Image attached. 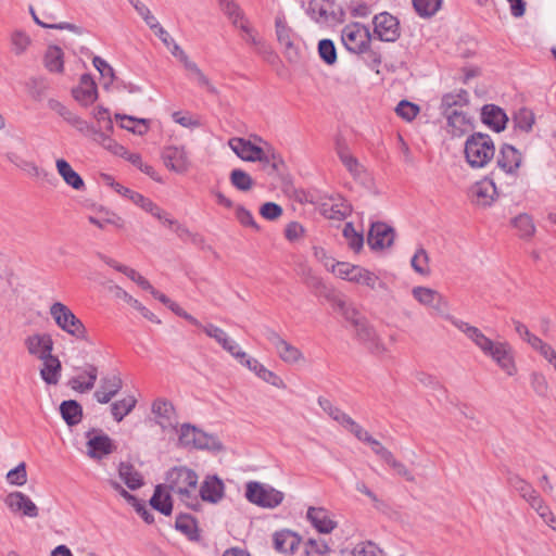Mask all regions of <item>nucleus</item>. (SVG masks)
I'll return each instance as SVG.
<instances>
[{"instance_id": "f257e3e1", "label": "nucleus", "mask_w": 556, "mask_h": 556, "mask_svg": "<svg viewBox=\"0 0 556 556\" xmlns=\"http://www.w3.org/2000/svg\"><path fill=\"white\" fill-rule=\"evenodd\" d=\"M198 479L192 469L176 466L166 472L164 488L176 494L187 507L198 510L201 507L197 491Z\"/></svg>"}, {"instance_id": "f03ea898", "label": "nucleus", "mask_w": 556, "mask_h": 556, "mask_svg": "<svg viewBox=\"0 0 556 556\" xmlns=\"http://www.w3.org/2000/svg\"><path fill=\"white\" fill-rule=\"evenodd\" d=\"M464 152L472 168H482L494 157L495 146L489 135L475 132L467 138Z\"/></svg>"}, {"instance_id": "7ed1b4c3", "label": "nucleus", "mask_w": 556, "mask_h": 556, "mask_svg": "<svg viewBox=\"0 0 556 556\" xmlns=\"http://www.w3.org/2000/svg\"><path fill=\"white\" fill-rule=\"evenodd\" d=\"M49 314L55 325L76 340H87V328L73 311L62 302H54Z\"/></svg>"}, {"instance_id": "20e7f679", "label": "nucleus", "mask_w": 556, "mask_h": 556, "mask_svg": "<svg viewBox=\"0 0 556 556\" xmlns=\"http://www.w3.org/2000/svg\"><path fill=\"white\" fill-rule=\"evenodd\" d=\"M178 444L186 448L219 450L220 443L190 424H182L178 430Z\"/></svg>"}, {"instance_id": "39448f33", "label": "nucleus", "mask_w": 556, "mask_h": 556, "mask_svg": "<svg viewBox=\"0 0 556 556\" xmlns=\"http://www.w3.org/2000/svg\"><path fill=\"white\" fill-rule=\"evenodd\" d=\"M341 40L349 51L363 53L369 48L371 35L366 26L351 23L342 29Z\"/></svg>"}, {"instance_id": "423d86ee", "label": "nucleus", "mask_w": 556, "mask_h": 556, "mask_svg": "<svg viewBox=\"0 0 556 556\" xmlns=\"http://www.w3.org/2000/svg\"><path fill=\"white\" fill-rule=\"evenodd\" d=\"M247 498L258 506L275 508L283 501V493L260 482H249L245 490Z\"/></svg>"}, {"instance_id": "0eeeda50", "label": "nucleus", "mask_w": 556, "mask_h": 556, "mask_svg": "<svg viewBox=\"0 0 556 556\" xmlns=\"http://www.w3.org/2000/svg\"><path fill=\"white\" fill-rule=\"evenodd\" d=\"M412 294L419 304L433 309L435 314L444 319L447 320V317H453L447 313V300L437 290L419 286L413 288Z\"/></svg>"}, {"instance_id": "6e6552de", "label": "nucleus", "mask_w": 556, "mask_h": 556, "mask_svg": "<svg viewBox=\"0 0 556 556\" xmlns=\"http://www.w3.org/2000/svg\"><path fill=\"white\" fill-rule=\"evenodd\" d=\"M485 356L490 357L507 376L517 375L515 351L509 342L496 341Z\"/></svg>"}, {"instance_id": "1a4fd4ad", "label": "nucleus", "mask_w": 556, "mask_h": 556, "mask_svg": "<svg viewBox=\"0 0 556 556\" xmlns=\"http://www.w3.org/2000/svg\"><path fill=\"white\" fill-rule=\"evenodd\" d=\"M86 438L87 455L90 458L100 460L116 450L113 440L100 429H90Z\"/></svg>"}, {"instance_id": "9d476101", "label": "nucleus", "mask_w": 556, "mask_h": 556, "mask_svg": "<svg viewBox=\"0 0 556 556\" xmlns=\"http://www.w3.org/2000/svg\"><path fill=\"white\" fill-rule=\"evenodd\" d=\"M8 509L21 517L37 518L39 508L31 498L21 491L9 493L3 500Z\"/></svg>"}, {"instance_id": "9b49d317", "label": "nucleus", "mask_w": 556, "mask_h": 556, "mask_svg": "<svg viewBox=\"0 0 556 556\" xmlns=\"http://www.w3.org/2000/svg\"><path fill=\"white\" fill-rule=\"evenodd\" d=\"M24 345L30 356L41 361L52 354L54 342L50 333L36 332L25 338Z\"/></svg>"}, {"instance_id": "f8f14e48", "label": "nucleus", "mask_w": 556, "mask_h": 556, "mask_svg": "<svg viewBox=\"0 0 556 556\" xmlns=\"http://www.w3.org/2000/svg\"><path fill=\"white\" fill-rule=\"evenodd\" d=\"M374 34L381 41L393 42L400 37L399 21L388 12L374 17Z\"/></svg>"}, {"instance_id": "ddd939ff", "label": "nucleus", "mask_w": 556, "mask_h": 556, "mask_svg": "<svg viewBox=\"0 0 556 556\" xmlns=\"http://www.w3.org/2000/svg\"><path fill=\"white\" fill-rule=\"evenodd\" d=\"M266 339L276 349L280 359L287 364H296L304 358L303 353L291 343L287 342L275 330L266 331Z\"/></svg>"}, {"instance_id": "4468645a", "label": "nucleus", "mask_w": 556, "mask_h": 556, "mask_svg": "<svg viewBox=\"0 0 556 556\" xmlns=\"http://www.w3.org/2000/svg\"><path fill=\"white\" fill-rule=\"evenodd\" d=\"M447 320L462 331L484 355L496 341L486 337L478 327L455 317H447Z\"/></svg>"}, {"instance_id": "2eb2a0df", "label": "nucleus", "mask_w": 556, "mask_h": 556, "mask_svg": "<svg viewBox=\"0 0 556 556\" xmlns=\"http://www.w3.org/2000/svg\"><path fill=\"white\" fill-rule=\"evenodd\" d=\"M355 336L358 341L374 355H382L387 352L384 343L377 334L376 330L369 325L367 320L357 324L354 329Z\"/></svg>"}, {"instance_id": "dca6fc26", "label": "nucleus", "mask_w": 556, "mask_h": 556, "mask_svg": "<svg viewBox=\"0 0 556 556\" xmlns=\"http://www.w3.org/2000/svg\"><path fill=\"white\" fill-rule=\"evenodd\" d=\"M175 58H177L184 65L185 70L189 73L190 79L197 81L200 87L205 88L210 93L217 94L218 91L211 83L210 78L202 72V70L191 61L182 49L175 47Z\"/></svg>"}, {"instance_id": "f3484780", "label": "nucleus", "mask_w": 556, "mask_h": 556, "mask_svg": "<svg viewBox=\"0 0 556 556\" xmlns=\"http://www.w3.org/2000/svg\"><path fill=\"white\" fill-rule=\"evenodd\" d=\"M497 195L496 186L491 178H484L470 188V198L477 206H490Z\"/></svg>"}, {"instance_id": "a211bd4d", "label": "nucleus", "mask_w": 556, "mask_h": 556, "mask_svg": "<svg viewBox=\"0 0 556 556\" xmlns=\"http://www.w3.org/2000/svg\"><path fill=\"white\" fill-rule=\"evenodd\" d=\"M162 157L165 166L178 174H185L190 167V160L184 147H167L164 149Z\"/></svg>"}, {"instance_id": "6ab92c4d", "label": "nucleus", "mask_w": 556, "mask_h": 556, "mask_svg": "<svg viewBox=\"0 0 556 556\" xmlns=\"http://www.w3.org/2000/svg\"><path fill=\"white\" fill-rule=\"evenodd\" d=\"M394 240V230L384 223H372L368 232L367 242L371 249L390 247Z\"/></svg>"}, {"instance_id": "aec40b11", "label": "nucleus", "mask_w": 556, "mask_h": 556, "mask_svg": "<svg viewBox=\"0 0 556 556\" xmlns=\"http://www.w3.org/2000/svg\"><path fill=\"white\" fill-rule=\"evenodd\" d=\"M228 146L238 157L245 162H256L264 150V147H258L240 137L229 139Z\"/></svg>"}, {"instance_id": "412c9836", "label": "nucleus", "mask_w": 556, "mask_h": 556, "mask_svg": "<svg viewBox=\"0 0 556 556\" xmlns=\"http://www.w3.org/2000/svg\"><path fill=\"white\" fill-rule=\"evenodd\" d=\"M225 494L224 482L217 476H207L202 482L198 496L200 502L218 503Z\"/></svg>"}, {"instance_id": "4be33fe9", "label": "nucleus", "mask_w": 556, "mask_h": 556, "mask_svg": "<svg viewBox=\"0 0 556 556\" xmlns=\"http://www.w3.org/2000/svg\"><path fill=\"white\" fill-rule=\"evenodd\" d=\"M123 388V380L119 375L114 374L111 376L102 377L100 387L94 392V399L100 404L109 403Z\"/></svg>"}, {"instance_id": "5701e85b", "label": "nucleus", "mask_w": 556, "mask_h": 556, "mask_svg": "<svg viewBox=\"0 0 556 556\" xmlns=\"http://www.w3.org/2000/svg\"><path fill=\"white\" fill-rule=\"evenodd\" d=\"M152 413L156 417V422L163 429H176L175 408L173 404L165 399H156L152 404Z\"/></svg>"}, {"instance_id": "b1692460", "label": "nucleus", "mask_w": 556, "mask_h": 556, "mask_svg": "<svg viewBox=\"0 0 556 556\" xmlns=\"http://www.w3.org/2000/svg\"><path fill=\"white\" fill-rule=\"evenodd\" d=\"M521 164V154L510 144H503L496 159L497 167L506 174L514 175Z\"/></svg>"}, {"instance_id": "393cba45", "label": "nucleus", "mask_w": 556, "mask_h": 556, "mask_svg": "<svg viewBox=\"0 0 556 556\" xmlns=\"http://www.w3.org/2000/svg\"><path fill=\"white\" fill-rule=\"evenodd\" d=\"M443 116L446 119L447 131L454 137H460L472 128L471 117L464 110L448 111Z\"/></svg>"}, {"instance_id": "a878e982", "label": "nucleus", "mask_w": 556, "mask_h": 556, "mask_svg": "<svg viewBox=\"0 0 556 556\" xmlns=\"http://www.w3.org/2000/svg\"><path fill=\"white\" fill-rule=\"evenodd\" d=\"M256 162L261 164V169L271 177L278 176L285 165L280 154L268 143H265L264 150Z\"/></svg>"}, {"instance_id": "bb28decb", "label": "nucleus", "mask_w": 556, "mask_h": 556, "mask_svg": "<svg viewBox=\"0 0 556 556\" xmlns=\"http://www.w3.org/2000/svg\"><path fill=\"white\" fill-rule=\"evenodd\" d=\"M307 13L317 23L328 24L338 21V14L331 2L323 0H313L308 3Z\"/></svg>"}, {"instance_id": "cd10ccee", "label": "nucleus", "mask_w": 556, "mask_h": 556, "mask_svg": "<svg viewBox=\"0 0 556 556\" xmlns=\"http://www.w3.org/2000/svg\"><path fill=\"white\" fill-rule=\"evenodd\" d=\"M320 408L334 421L340 424L343 428L349 430L351 433L357 428L358 424L351 418L348 414L334 406L328 399L323 396L317 400Z\"/></svg>"}, {"instance_id": "c85d7f7f", "label": "nucleus", "mask_w": 556, "mask_h": 556, "mask_svg": "<svg viewBox=\"0 0 556 556\" xmlns=\"http://www.w3.org/2000/svg\"><path fill=\"white\" fill-rule=\"evenodd\" d=\"M274 547L283 554H293L301 543V538L291 530H280L273 535Z\"/></svg>"}, {"instance_id": "c756f323", "label": "nucleus", "mask_w": 556, "mask_h": 556, "mask_svg": "<svg viewBox=\"0 0 556 556\" xmlns=\"http://www.w3.org/2000/svg\"><path fill=\"white\" fill-rule=\"evenodd\" d=\"M481 119L496 132L504 130L508 121L505 112L494 104H486L482 108Z\"/></svg>"}, {"instance_id": "7c9ffc66", "label": "nucleus", "mask_w": 556, "mask_h": 556, "mask_svg": "<svg viewBox=\"0 0 556 556\" xmlns=\"http://www.w3.org/2000/svg\"><path fill=\"white\" fill-rule=\"evenodd\" d=\"M74 98L84 105H88L97 99V87L90 75L80 77L79 86L73 89Z\"/></svg>"}, {"instance_id": "2f4dec72", "label": "nucleus", "mask_w": 556, "mask_h": 556, "mask_svg": "<svg viewBox=\"0 0 556 556\" xmlns=\"http://www.w3.org/2000/svg\"><path fill=\"white\" fill-rule=\"evenodd\" d=\"M307 519L321 533H330L336 528V522L330 518L329 513L325 508L309 507L307 510Z\"/></svg>"}, {"instance_id": "473e14b6", "label": "nucleus", "mask_w": 556, "mask_h": 556, "mask_svg": "<svg viewBox=\"0 0 556 556\" xmlns=\"http://www.w3.org/2000/svg\"><path fill=\"white\" fill-rule=\"evenodd\" d=\"M469 102L468 92L459 89L455 92L445 93L442 97L440 110L442 115L448 111H460Z\"/></svg>"}, {"instance_id": "72a5a7b5", "label": "nucleus", "mask_w": 556, "mask_h": 556, "mask_svg": "<svg viewBox=\"0 0 556 556\" xmlns=\"http://www.w3.org/2000/svg\"><path fill=\"white\" fill-rule=\"evenodd\" d=\"M41 362L40 376L42 380L48 384H58L62 370L60 359L51 354L47 358L41 359Z\"/></svg>"}, {"instance_id": "f704fd0d", "label": "nucleus", "mask_w": 556, "mask_h": 556, "mask_svg": "<svg viewBox=\"0 0 556 556\" xmlns=\"http://www.w3.org/2000/svg\"><path fill=\"white\" fill-rule=\"evenodd\" d=\"M114 295L118 299H122L127 304L132 306L135 309H137L146 319L154 323V324H161V320L156 317L154 313L149 311L144 305H142L137 299L132 298L127 291H125L119 286H113L111 288Z\"/></svg>"}, {"instance_id": "c9c22d12", "label": "nucleus", "mask_w": 556, "mask_h": 556, "mask_svg": "<svg viewBox=\"0 0 556 556\" xmlns=\"http://www.w3.org/2000/svg\"><path fill=\"white\" fill-rule=\"evenodd\" d=\"M84 374L88 378L87 381L83 380V375L76 376L70 381L72 389L80 393H85L93 389L98 378V368L92 364H87L85 366Z\"/></svg>"}, {"instance_id": "e433bc0d", "label": "nucleus", "mask_w": 556, "mask_h": 556, "mask_svg": "<svg viewBox=\"0 0 556 556\" xmlns=\"http://www.w3.org/2000/svg\"><path fill=\"white\" fill-rule=\"evenodd\" d=\"M353 434L362 442L371 446L372 452L384 463L392 455V452L384 447L378 440L374 439L361 425L353 431Z\"/></svg>"}, {"instance_id": "4c0bfd02", "label": "nucleus", "mask_w": 556, "mask_h": 556, "mask_svg": "<svg viewBox=\"0 0 556 556\" xmlns=\"http://www.w3.org/2000/svg\"><path fill=\"white\" fill-rule=\"evenodd\" d=\"M55 165L58 173L68 186L75 190H81L85 187L83 178L72 168L67 161L59 159Z\"/></svg>"}, {"instance_id": "58836bf2", "label": "nucleus", "mask_w": 556, "mask_h": 556, "mask_svg": "<svg viewBox=\"0 0 556 556\" xmlns=\"http://www.w3.org/2000/svg\"><path fill=\"white\" fill-rule=\"evenodd\" d=\"M60 413L70 427L78 425L83 419V408L75 400L63 401L60 405Z\"/></svg>"}, {"instance_id": "ea45409f", "label": "nucleus", "mask_w": 556, "mask_h": 556, "mask_svg": "<svg viewBox=\"0 0 556 556\" xmlns=\"http://www.w3.org/2000/svg\"><path fill=\"white\" fill-rule=\"evenodd\" d=\"M150 505L153 509L159 510L165 516L172 514L173 502L168 493L164 492V485L159 484L155 486L154 493L150 500Z\"/></svg>"}, {"instance_id": "a19ab883", "label": "nucleus", "mask_w": 556, "mask_h": 556, "mask_svg": "<svg viewBox=\"0 0 556 556\" xmlns=\"http://www.w3.org/2000/svg\"><path fill=\"white\" fill-rule=\"evenodd\" d=\"M118 475L130 490H137L143 485L142 476L129 463L119 464Z\"/></svg>"}, {"instance_id": "79ce46f5", "label": "nucleus", "mask_w": 556, "mask_h": 556, "mask_svg": "<svg viewBox=\"0 0 556 556\" xmlns=\"http://www.w3.org/2000/svg\"><path fill=\"white\" fill-rule=\"evenodd\" d=\"M350 205L342 200H338L337 202H325L321 205L323 215L329 219L342 220L350 214Z\"/></svg>"}, {"instance_id": "37998d69", "label": "nucleus", "mask_w": 556, "mask_h": 556, "mask_svg": "<svg viewBox=\"0 0 556 556\" xmlns=\"http://www.w3.org/2000/svg\"><path fill=\"white\" fill-rule=\"evenodd\" d=\"M352 282L366 286L372 290L377 289L378 287H384V283L379 279L377 275L361 266H357L354 270Z\"/></svg>"}, {"instance_id": "c03bdc74", "label": "nucleus", "mask_w": 556, "mask_h": 556, "mask_svg": "<svg viewBox=\"0 0 556 556\" xmlns=\"http://www.w3.org/2000/svg\"><path fill=\"white\" fill-rule=\"evenodd\" d=\"M337 154L346 169L354 176L359 177L363 173V166L358 163L357 159L354 157L349 149L341 143L337 146Z\"/></svg>"}, {"instance_id": "a18cd8bd", "label": "nucleus", "mask_w": 556, "mask_h": 556, "mask_svg": "<svg viewBox=\"0 0 556 556\" xmlns=\"http://www.w3.org/2000/svg\"><path fill=\"white\" fill-rule=\"evenodd\" d=\"M137 400L128 395L111 404V413L115 421L121 422L136 406Z\"/></svg>"}, {"instance_id": "49530a36", "label": "nucleus", "mask_w": 556, "mask_h": 556, "mask_svg": "<svg viewBox=\"0 0 556 556\" xmlns=\"http://www.w3.org/2000/svg\"><path fill=\"white\" fill-rule=\"evenodd\" d=\"M64 53L58 46H50L45 55V65L50 72L61 73L63 72Z\"/></svg>"}, {"instance_id": "de8ad7c7", "label": "nucleus", "mask_w": 556, "mask_h": 556, "mask_svg": "<svg viewBox=\"0 0 556 556\" xmlns=\"http://www.w3.org/2000/svg\"><path fill=\"white\" fill-rule=\"evenodd\" d=\"M229 180L232 187L243 192L250 191L254 186L251 175L240 168H235L230 172Z\"/></svg>"}, {"instance_id": "09e8293b", "label": "nucleus", "mask_w": 556, "mask_h": 556, "mask_svg": "<svg viewBox=\"0 0 556 556\" xmlns=\"http://www.w3.org/2000/svg\"><path fill=\"white\" fill-rule=\"evenodd\" d=\"M507 482L525 501H528L536 492L528 481L517 473L510 472L507 477Z\"/></svg>"}, {"instance_id": "8fccbe9b", "label": "nucleus", "mask_w": 556, "mask_h": 556, "mask_svg": "<svg viewBox=\"0 0 556 556\" xmlns=\"http://www.w3.org/2000/svg\"><path fill=\"white\" fill-rule=\"evenodd\" d=\"M131 201L156 219H162L165 216V211L162 207L140 193L131 194Z\"/></svg>"}, {"instance_id": "3c124183", "label": "nucleus", "mask_w": 556, "mask_h": 556, "mask_svg": "<svg viewBox=\"0 0 556 556\" xmlns=\"http://www.w3.org/2000/svg\"><path fill=\"white\" fill-rule=\"evenodd\" d=\"M275 26L278 41L287 49H291L293 47L294 33L287 25L286 20L279 16L276 17Z\"/></svg>"}, {"instance_id": "603ef678", "label": "nucleus", "mask_w": 556, "mask_h": 556, "mask_svg": "<svg viewBox=\"0 0 556 556\" xmlns=\"http://www.w3.org/2000/svg\"><path fill=\"white\" fill-rule=\"evenodd\" d=\"M92 139L115 155L125 153V147L113 140L105 131L92 130Z\"/></svg>"}, {"instance_id": "864d4df0", "label": "nucleus", "mask_w": 556, "mask_h": 556, "mask_svg": "<svg viewBox=\"0 0 556 556\" xmlns=\"http://www.w3.org/2000/svg\"><path fill=\"white\" fill-rule=\"evenodd\" d=\"M223 12L228 16L233 26L238 27L241 22H245L243 12L233 0H217Z\"/></svg>"}, {"instance_id": "5fc2aeb1", "label": "nucleus", "mask_w": 556, "mask_h": 556, "mask_svg": "<svg viewBox=\"0 0 556 556\" xmlns=\"http://www.w3.org/2000/svg\"><path fill=\"white\" fill-rule=\"evenodd\" d=\"M343 237L351 250L359 252L364 244L363 235L357 232L352 223H346L342 230Z\"/></svg>"}, {"instance_id": "6e6d98bb", "label": "nucleus", "mask_w": 556, "mask_h": 556, "mask_svg": "<svg viewBox=\"0 0 556 556\" xmlns=\"http://www.w3.org/2000/svg\"><path fill=\"white\" fill-rule=\"evenodd\" d=\"M337 306L339 312L343 315V317L351 323L353 328L355 329L357 327V324H362L366 319L357 312L355 307L348 304L346 302L342 300H338Z\"/></svg>"}, {"instance_id": "4d7b16f0", "label": "nucleus", "mask_w": 556, "mask_h": 556, "mask_svg": "<svg viewBox=\"0 0 556 556\" xmlns=\"http://www.w3.org/2000/svg\"><path fill=\"white\" fill-rule=\"evenodd\" d=\"M413 5L421 17L434 15L441 7V0H413Z\"/></svg>"}, {"instance_id": "13d9d810", "label": "nucleus", "mask_w": 556, "mask_h": 556, "mask_svg": "<svg viewBox=\"0 0 556 556\" xmlns=\"http://www.w3.org/2000/svg\"><path fill=\"white\" fill-rule=\"evenodd\" d=\"M116 118L122 119L121 127L125 128L134 134L143 135L148 130V125L146 119H138L131 116H122L116 114Z\"/></svg>"}, {"instance_id": "bf43d9fd", "label": "nucleus", "mask_w": 556, "mask_h": 556, "mask_svg": "<svg viewBox=\"0 0 556 556\" xmlns=\"http://www.w3.org/2000/svg\"><path fill=\"white\" fill-rule=\"evenodd\" d=\"M428 263H429L428 253L422 248L418 249L410 260V265L414 268V270L424 276L429 275V273H430Z\"/></svg>"}, {"instance_id": "052dcab7", "label": "nucleus", "mask_w": 556, "mask_h": 556, "mask_svg": "<svg viewBox=\"0 0 556 556\" xmlns=\"http://www.w3.org/2000/svg\"><path fill=\"white\" fill-rule=\"evenodd\" d=\"M329 547L321 539H309L304 545V556H328Z\"/></svg>"}, {"instance_id": "680f3d73", "label": "nucleus", "mask_w": 556, "mask_h": 556, "mask_svg": "<svg viewBox=\"0 0 556 556\" xmlns=\"http://www.w3.org/2000/svg\"><path fill=\"white\" fill-rule=\"evenodd\" d=\"M513 225L519 230L521 237H531L535 231V226L531 216L519 214L513 219Z\"/></svg>"}, {"instance_id": "e2e57ef3", "label": "nucleus", "mask_w": 556, "mask_h": 556, "mask_svg": "<svg viewBox=\"0 0 556 556\" xmlns=\"http://www.w3.org/2000/svg\"><path fill=\"white\" fill-rule=\"evenodd\" d=\"M93 66L98 70L100 73L102 79L104 80V88H108L110 84L113 83L115 78L114 70L112 66L102 58L94 56L92 60Z\"/></svg>"}, {"instance_id": "0e129e2a", "label": "nucleus", "mask_w": 556, "mask_h": 556, "mask_svg": "<svg viewBox=\"0 0 556 556\" xmlns=\"http://www.w3.org/2000/svg\"><path fill=\"white\" fill-rule=\"evenodd\" d=\"M11 45L13 52L16 55H21L26 51V49L30 45V38L26 33L22 30H15L11 35Z\"/></svg>"}, {"instance_id": "69168bd1", "label": "nucleus", "mask_w": 556, "mask_h": 556, "mask_svg": "<svg viewBox=\"0 0 556 556\" xmlns=\"http://www.w3.org/2000/svg\"><path fill=\"white\" fill-rule=\"evenodd\" d=\"M318 53L320 58L329 65L337 61V50L330 39H321L318 43Z\"/></svg>"}, {"instance_id": "338daca9", "label": "nucleus", "mask_w": 556, "mask_h": 556, "mask_svg": "<svg viewBox=\"0 0 556 556\" xmlns=\"http://www.w3.org/2000/svg\"><path fill=\"white\" fill-rule=\"evenodd\" d=\"M353 556H383V551L374 542L366 541L355 545Z\"/></svg>"}, {"instance_id": "774afa93", "label": "nucleus", "mask_w": 556, "mask_h": 556, "mask_svg": "<svg viewBox=\"0 0 556 556\" xmlns=\"http://www.w3.org/2000/svg\"><path fill=\"white\" fill-rule=\"evenodd\" d=\"M175 527L181 533L192 538L197 532V523L195 520L189 516L181 514L176 518Z\"/></svg>"}]
</instances>
